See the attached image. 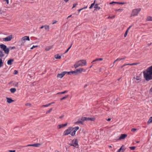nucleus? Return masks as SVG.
<instances>
[{
  "label": "nucleus",
  "mask_w": 152,
  "mask_h": 152,
  "mask_svg": "<svg viewBox=\"0 0 152 152\" xmlns=\"http://www.w3.org/2000/svg\"><path fill=\"white\" fill-rule=\"evenodd\" d=\"M146 72H143L144 77L146 81H148L152 79V66L148 68Z\"/></svg>",
  "instance_id": "nucleus-1"
},
{
  "label": "nucleus",
  "mask_w": 152,
  "mask_h": 152,
  "mask_svg": "<svg viewBox=\"0 0 152 152\" xmlns=\"http://www.w3.org/2000/svg\"><path fill=\"white\" fill-rule=\"evenodd\" d=\"M86 60H81L76 62L74 65L75 68L76 69L80 66H82L86 65Z\"/></svg>",
  "instance_id": "nucleus-2"
},
{
  "label": "nucleus",
  "mask_w": 152,
  "mask_h": 152,
  "mask_svg": "<svg viewBox=\"0 0 152 152\" xmlns=\"http://www.w3.org/2000/svg\"><path fill=\"white\" fill-rule=\"evenodd\" d=\"M141 10V9L140 8L133 9L132 11L131 17L137 15Z\"/></svg>",
  "instance_id": "nucleus-3"
},
{
  "label": "nucleus",
  "mask_w": 152,
  "mask_h": 152,
  "mask_svg": "<svg viewBox=\"0 0 152 152\" xmlns=\"http://www.w3.org/2000/svg\"><path fill=\"white\" fill-rule=\"evenodd\" d=\"M0 48L2 49L4 52L6 54H8L9 53V49L8 48H7L6 45L2 44L0 45Z\"/></svg>",
  "instance_id": "nucleus-4"
},
{
  "label": "nucleus",
  "mask_w": 152,
  "mask_h": 152,
  "mask_svg": "<svg viewBox=\"0 0 152 152\" xmlns=\"http://www.w3.org/2000/svg\"><path fill=\"white\" fill-rule=\"evenodd\" d=\"M72 127H70L66 130L63 133V136H66L71 133V130L73 129Z\"/></svg>",
  "instance_id": "nucleus-5"
},
{
  "label": "nucleus",
  "mask_w": 152,
  "mask_h": 152,
  "mask_svg": "<svg viewBox=\"0 0 152 152\" xmlns=\"http://www.w3.org/2000/svg\"><path fill=\"white\" fill-rule=\"evenodd\" d=\"M73 129L71 130V135L72 136H74L75 135L76 132L79 129V127L78 126H76L75 127H73Z\"/></svg>",
  "instance_id": "nucleus-6"
},
{
  "label": "nucleus",
  "mask_w": 152,
  "mask_h": 152,
  "mask_svg": "<svg viewBox=\"0 0 152 152\" xmlns=\"http://www.w3.org/2000/svg\"><path fill=\"white\" fill-rule=\"evenodd\" d=\"M69 145L72 146H73L75 147H76V146H78V142L77 140L76 139L74 140H73L72 141V143H71Z\"/></svg>",
  "instance_id": "nucleus-7"
},
{
  "label": "nucleus",
  "mask_w": 152,
  "mask_h": 152,
  "mask_svg": "<svg viewBox=\"0 0 152 152\" xmlns=\"http://www.w3.org/2000/svg\"><path fill=\"white\" fill-rule=\"evenodd\" d=\"M12 38V35H10L6 38L3 39L4 41L8 42L10 41Z\"/></svg>",
  "instance_id": "nucleus-8"
},
{
  "label": "nucleus",
  "mask_w": 152,
  "mask_h": 152,
  "mask_svg": "<svg viewBox=\"0 0 152 152\" xmlns=\"http://www.w3.org/2000/svg\"><path fill=\"white\" fill-rule=\"evenodd\" d=\"M25 40H30L28 36H25L22 38L21 41L22 43L21 44V45H23V43H24V41Z\"/></svg>",
  "instance_id": "nucleus-9"
},
{
  "label": "nucleus",
  "mask_w": 152,
  "mask_h": 152,
  "mask_svg": "<svg viewBox=\"0 0 152 152\" xmlns=\"http://www.w3.org/2000/svg\"><path fill=\"white\" fill-rule=\"evenodd\" d=\"M66 73V71L62 72L60 74H58L57 75V77L61 78Z\"/></svg>",
  "instance_id": "nucleus-10"
},
{
  "label": "nucleus",
  "mask_w": 152,
  "mask_h": 152,
  "mask_svg": "<svg viewBox=\"0 0 152 152\" xmlns=\"http://www.w3.org/2000/svg\"><path fill=\"white\" fill-rule=\"evenodd\" d=\"M127 136V134H121V136L119 138L116 140H120L122 139H124Z\"/></svg>",
  "instance_id": "nucleus-11"
},
{
  "label": "nucleus",
  "mask_w": 152,
  "mask_h": 152,
  "mask_svg": "<svg viewBox=\"0 0 152 152\" xmlns=\"http://www.w3.org/2000/svg\"><path fill=\"white\" fill-rule=\"evenodd\" d=\"M126 149V148L125 147V146L124 145H123L119 149L117 152H120L121 151L122 152H124Z\"/></svg>",
  "instance_id": "nucleus-12"
},
{
  "label": "nucleus",
  "mask_w": 152,
  "mask_h": 152,
  "mask_svg": "<svg viewBox=\"0 0 152 152\" xmlns=\"http://www.w3.org/2000/svg\"><path fill=\"white\" fill-rule=\"evenodd\" d=\"M132 80L134 82L136 83V81H140L141 78L139 76H136V77H134Z\"/></svg>",
  "instance_id": "nucleus-13"
},
{
  "label": "nucleus",
  "mask_w": 152,
  "mask_h": 152,
  "mask_svg": "<svg viewBox=\"0 0 152 152\" xmlns=\"http://www.w3.org/2000/svg\"><path fill=\"white\" fill-rule=\"evenodd\" d=\"M41 144L39 143H36L33 144H29L27 145V146H31L34 147H38Z\"/></svg>",
  "instance_id": "nucleus-14"
},
{
  "label": "nucleus",
  "mask_w": 152,
  "mask_h": 152,
  "mask_svg": "<svg viewBox=\"0 0 152 152\" xmlns=\"http://www.w3.org/2000/svg\"><path fill=\"white\" fill-rule=\"evenodd\" d=\"M77 74L78 72L79 73H81L83 71V69L82 68H80L79 69H76Z\"/></svg>",
  "instance_id": "nucleus-15"
},
{
  "label": "nucleus",
  "mask_w": 152,
  "mask_h": 152,
  "mask_svg": "<svg viewBox=\"0 0 152 152\" xmlns=\"http://www.w3.org/2000/svg\"><path fill=\"white\" fill-rule=\"evenodd\" d=\"M7 102L9 103H11L14 102V101L11 98H7Z\"/></svg>",
  "instance_id": "nucleus-16"
},
{
  "label": "nucleus",
  "mask_w": 152,
  "mask_h": 152,
  "mask_svg": "<svg viewBox=\"0 0 152 152\" xmlns=\"http://www.w3.org/2000/svg\"><path fill=\"white\" fill-rule=\"evenodd\" d=\"M14 61V60L13 59H10L7 61V64L9 65H11L12 64V63Z\"/></svg>",
  "instance_id": "nucleus-17"
},
{
  "label": "nucleus",
  "mask_w": 152,
  "mask_h": 152,
  "mask_svg": "<svg viewBox=\"0 0 152 152\" xmlns=\"http://www.w3.org/2000/svg\"><path fill=\"white\" fill-rule=\"evenodd\" d=\"M99 4H96L95 5V6H94V8H96V9H97L98 10H99V9H101L102 8V6L101 7H100L98 6V5H99Z\"/></svg>",
  "instance_id": "nucleus-18"
},
{
  "label": "nucleus",
  "mask_w": 152,
  "mask_h": 152,
  "mask_svg": "<svg viewBox=\"0 0 152 152\" xmlns=\"http://www.w3.org/2000/svg\"><path fill=\"white\" fill-rule=\"evenodd\" d=\"M95 120V118H87V121H94Z\"/></svg>",
  "instance_id": "nucleus-19"
},
{
  "label": "nucleus",
  "mask_w": 152,
  "mask_h": 152,
  "mask_svg": "<svg viewBox=\"0 0 152 152\" xmlns=\"http://www.w3.org/2000/svg\"><path fill=\"white\" fill-rule=\"evenodd\" d=\"M152 123V116L151 117L147 122V124H148Z\"/></svg>",
  "instance_id": "nucleus-20"
},
{
  "label": "nucleus",
  "mask_w": 152,
  "mask_h": 152,
  "mask_svg": "<svg viewBox=\"0 0 152 152\" xmlns=\"http://www.w3.org/2000/svg\"><path fill=\"white\" fill-rule=\"evenodd\" d=\"M55 58L57 59H60L61 57L58 54H57L55 56Z\"/></svg>",
  "instance_id": "nucleus-21"
},
{
  "label": "nucleus",
  "mask_w": 152,
  "mask_h": 152,
  "mask_svg": "<svg viewBox=\"0 0 152 152\" xmlns=\"http://www.w3.org/2000/svg\"><path fill=\"white\" fill-rule=\"evenodd\" d=\"M75 124H83V122L81 121H77L75 123Z\"/></svg>",
  "instance_id": "nucleus-22"
},
{
  "label": "nucleus",
  "mask_w": 152,
  "mask_h": 152,
  "mask_svg": "<svg viewBox=\"0 0 152 152\" xmlns=\"http://www.w3.org/2000/svg\"><path fill=\"white\" fill-rule=\"evenodd\" d=\"M10 90L11 92L12 93H14L16 91V89L14 88H11Z\"/></svg>",
  "instance_id": "nucleus-23"
},
{
  "label": "nucleus",
  "mask_w": 152,
  "mask_h": 152,
  "mask_svg": "<svg viewBox=\"0 0 152 152\" xmlns=\"http://www.w3.org/2000/svg\"><path fill=\"white\" fill-rule=\"evenodd\" d=\"M4 54L2 51L0 50V58L4 57Z\"/></svg>",
  "instance_id": "nucleus-24"
},
{
  "label": "nucleus",
  "mask_w": 152,
  "mask_h": 152,
  "mask_svg": "<svg viewBox=\"0 0 152 152\" xmlns=\"http://www.w3.org/2000/svg\"><path fill=\"white\" fill-rule=\"evenodd\" d=\"M67 92H68V91H64L63 92H58V93H57V94H64L65 93H67Z\"/></svg>",
  "instance_id": "nucleus-25"
},
{
  "label": "nucleus",
  "mask_w": 152,
  "mask_h": 152,
  "mask_svg": "<svg viewBox=\"0 0 152 152\" xmlns=\"http://www.w3.org/2000/svg\"><path fill=\"white\" fill-rule=\"evenodd\" d=\"M63 126V124H59L58 126V129H60L61 128L64 127Z\"/></svg>",
  "instance_id": "nucleus-26"
},
{
  "label": "nucleus",
  "mask_w": 152,
  "mask_h": 152,
  "mask_svg": "<svg viewBox=\"0 0 152 152\" xmlns=\"http://www.w3.org/2000/svg\"><path fill=\"white\" fill-rule=\"evenodd\" d=\"M147 20L148 21H152V17L151 16H148L147 18Z\"/></svg>",
  "instance_id": "nucleus-27"
},
{
  "label": "nucleus",
  "mask_w": 152,
  "mask_h": 152,
  "mask_svg": "<svg viewBox=\"0 0 152 152\" xmlns=\"http://www.w3.org/2000/svg\"><path fill=\"white\" fill-rule=\"evenodd\" d=\"M82 121H87V117H82L81 118Z\"/></svg>",
  "instance_id": "nucleus-28"
},
{
  "label": "nucleus",
  "mask_w": 152,
  "mask_h": 152,
  "mask_svg": "<svg viewBox=\"0 0 152 152\" xmlns=\"http://www.w3.org/2000/svg\"><path fill=\"white\" fill-rule=\"evenodd\" d=\"M126 57H124V58H118L117 59L115 60V61H121L122 60H124L125 59Z\"/></svg>",
  "instance_id": "nucleus-29"
},
{
  "label": "nucleus",
  "mask_w": 152,
  "mask_h": 152,
  "mask_svg": "<svg viewBox=\"0 0 152 152\" xmlns=\"http://www.w3.org/2000/svg\"><path fill=\"white\" fill-rule=\"evenodd\" d=\"M44 28H45V30H47V29L48 28V26H47L46 25L42 26L40 28L41 29H42Z\"/></svg>",
  "instance_id": "nucleus-30"
},
{
  "label": "nucleus",
  "mask_w": 152,
  "mask_h": 152,
  "mask_svg": "<svg viewBox=\"0 0 152 152\" xmlns=\"http://www.w3.org/2000/svg\"><path fill=\"white\" fill-rule=\"evenodd\" d=\"M3 63L2 59L0 58V67L3 66Z\"/></svg>",
  "instance_id": "nucleus-31"
},
{
  "label": "nucleus",
  "mask_w": 152,
  "mask_h": 152,
  "mask_svg": "<svg viewBox=\"0 0 152 152\" xmlns=\"http://www.w3.org/2000/svg\"><path fill=\"white\" fill-rule=\"evenodd\" d=\"M140 63H132V64H127L129 65H137V64H139Z\"/></svg>",
  "instance_id": "nucleus-32"
},
{
  "label": "nucleus",
  "mask_w": 152,
  "mask_h": 152,
  "mask_svg": "<svg viewBox=\"0 0 152 152\" xmlns=\"http://www.w3.org/2000/svg\"><path fill=\"white\" fill-rule=\"evenodd\" d=\"M68 96H69L68 95H66L65 96L63 97V98L60 99V100H62L64 99H66V98H67L68 97Z\"/></svg>",
  "instance_id": "nucleus-33"
},
{
  "label": "nucleus",
  "mask_w": 152,
  "mask_h": 152,
  "mask_svg": "<svg viewBox=\"0 0 152 152\" xmlns=\"http://www.w3.org/2000/svg\"><path fill=\"white\" fill-rule=\"evenodd\" d=\"M129 148L131 150H134L136 148V147H135V146L130 147Z\"/></svg>",
  "instance_id": "nucleus-34"
},
{
  "label": "nucleus",
  "mask_w": 152,
  "mask_h": 152,
  "mask_svg": "<svg viewBox=\"0 0 152 152\" xmlns=\"http://www.w3.org/2000/svg\"><path fill=\"white\" fill-rule=\"evenodd\" d=\"M71 72L72 74H75V75H76L77 74L76 70L74 71H71Z\"/></svg>",
  "instance_id": "nucleus-35"
},
{
  "label": "nucleus",
  "mask_w": 152,
  "mask_h": 152,
  "mask_svg": "<svg viewBox=\"0 0 152 152\" xmlns=\"http://www.w3.org/2000/svg\"><path fill=\"white\" fill-rule=\"evenodd\" d=\"M94 3H93L90 6V7H89V8L90 9H91L92 8V7H93L94 6Z\"/></svg>",
  "instance_id": "nucleus-36"
},
{
  "label": "nucleus",
  "mask_w": 152,
  "mask_h": 152,
  "mask_svg": "<svg viewBox=\"0 0 152 152\" xmlns=\"http://www.w3.org/2000/svg\"><path fill=\"white\" fill-rule=\"evenodd\" d=\"M137 130V129L135 128H132L131 129V131L134 132Z\"/></svg>",
  "instance_id": "nucleus-37"
},
{
  "label": "nucleus",
  "mask_w": 152,
  "mask_h": 152,
  "mask_svg": "<svg viewBox=\"0 0 152 152\" xmlns=\"http://www.w3.org/2000/svg\"><path fill=\"white\" fill-rule=\"evenodd\" d=\"M128 30H126L124 34V37H126V36L127 33H128Z\"/></svg>",
  "instance_id": "nucleus-38"
},
{
  "label": "nucleus",
  "mask_w": 152,
  "mask_h": 152,
  "mask_svg": "<svg viewBox=\"0 0 152 152\" xmlns=\"http://www.w3.org/2000/svg\"><path fill=\"white\" fill-rule=\"evenodd\" d=\"M38 46L37 45H33L31 48V49H32L33 48L38 47Z\"/></svg>",
  "instance_id": "nucleus-39"
},
{
  "label": "nucleus",
  "mask_w": 152,
  "mask_h": 152,
  "mask_svg": "<svg viewBox=\"0 0 152 152\" xmlns=\"http://www.w3.org/2000/svg\"><path fill=\"white\" fill-rule=\"evenodd\" d=\"M96 60L97 61H102L103 60V59L102 58H96Z\"/></svg>",
  "instance_id": "nucleus-40"
},
{
  "label": "nucleus",
  "mask_w": 152,
  "mask_h": 152,
  "mask_svg": "<svg viewBox=\"0 0 152 152\" xmlns=\"http://www.w3.org/2000/svg\"><path fill=\"white\" fill-rule=\"evenodd\" d=\"M126 3L125 2H117V4H125Z\"/></svg>",
  "instance_id": "nucleus-41"
},
{
  "label": "nucleus",
  "mask_w": 152,
  "mask_h": 152,
  "mask_svg": "<svg viewBox=\"0 0 152 152\" xmlns=\"http://www.w3.org/2000/svg\"><path fill=\"white\" fill-rule=\"evenodd\" d=\"M117 2H116L113 1L112 2L110 3V4H117Z\"/></svg>",
  "instance_id": "nucleus-42"
},
{
  "label": "nucleus",
  "mask_w": 152,
  "mask_h": 152,
  "mask_svg": "<svg viewBox=\"0 0 152 152\" xmlns=\"http://www.w3.org/2000/svg\"><path fill=\"white\" fill-rule=\"evenodd\" d=\"M87 7V6L86 7H84V8H82L80 10H78V11L79 12H80V11H81V10H82L83 9H86V8Z\"/></svg>",
  "instance_id": "nucleus-43"
},
{
  "label": "nucleus",
  "mask_w": 152,
  "mask_h": 152,
  "mask_svg": "<svg viewBox=\"0 0 152 152\" xmlns=\"http://www.w3.org/2000/svg\"><path fill=\"white\" fill-rule=\"evenodd\" d=\"M77 4V3H76L75 4H73V6L72 8H73L75 7V6Z\"/></svg>",
  "instance_id": "nucleus-44"
},
{
  "label": "nucleus",
  "mask_w": 152,
  "mask_h": 152,
  "mask_svg": "<svg viewBox=\"0 0 152 152\" xmlns=\"http://www.w3.org/2000/svg\"><path fill=\"white\" fill-rule=\"evenodd\" d=\"M70 47H69V48L65 52V53H67L68 51L70 49Z\"/></svg>",
  "instance_id": "nucleus-45"
},
{
  "label": "nucleus",
  "mask_w": 152,
  "mask_h": 152,
  "mask_svg": "<svg viewBox=\"0 0 152 152\" xmlns=\"http://www.w3.org/2000/svg\"><path fill=\"white\" fill-rule=\"evenodd\" d=\"M122 9H118V10H115V11H122Z\"/></svg>",
  "instance_id": "nucleus-46"
},
{
  "label": "nucleus",
  "mask_w": 152,
  "mask_h": 152,
  "mask_svg": "<svg viewBox=\"0 0 152 152\" xmlns=\"http://www.w3.org/2000/svg\"><path fill=\"white\" fill-rule=\"evenodd\" d=\"M115 17V16H113V17H110V16H109L108 17V18H114Z\"/></svg>",
  "instance_id": "nucleus-47"
},
{
  "label": "nucleus",
  "mask_w": 152,
  "mask_h": 152,
  "mask_svg": "<svg viewBox=\"0 0 152 152\" xmlns=\"http://www.w3.org/2000/svg\"><path fill=\"white\" fill-rule=\"evenodd\" d=\"M128 65V64H124V65H123V66H121V68H123L124 66H126V65Z\"/></svg>",
  "instance_id": "nucleus-48"
},
{
  "label": "nucleus",
  "mask_w": 152,
  "mask_h": 152,
  "mask_svg": "<svg viewBox=\"0 0 152 152\" xmlns=\"http://www.w3.org/2000/svg\"><path fill=\"white\" fill-rule=\"evenodd\" d=\"M53 110V108H51L49 110H48V113H50Z\"/></svg>",
  "instance_id": "nucleus-49"
},
{
  "label": "nucleus",
  "mask_w": 152,
  "mask_h": 152,
  "mask_svg": "<svg viewBox=\"0 0 152 152\" xmlns=\"http://www.w3.org/2000/svg\"><path fill=\"white\" fill-rule=\"evenodd\" d=\"M53 47V46L52 45L51 46L48 47V50L51 49Z\"/></svg>",
  "instance_id": "nucleus-50"
},
{
  "label": "nucleus",
  "mask_w": 152,
  "mask_h": 152,
  "mask_svg": "<svg viewBox=\"0 0 152 152\" xmlns=\"http://www.w3.org/2000/svg\"><path fill=\"white\" fill-rule=\"evenodd\" d=\"M18 73V71L17 70H15L14 71V74L15 75L17 74Z\"/></svg>",
  "instance_id": "nucleus-51"
},
{
  "label": "nucleus",
  "mask_w": 152,
  "mask_h": 152,
  "mask_svg": "<svg viewBox=\"0 0 152 152\" xmlns=\"http://www.w3.org/2000/svg\"><path fill=\"white\" fill-rule=\"evenodd\" d=\"M18 83L16 82L15 84V86L16 87L18 86Z\"/></svg>",
  "instance_id": "nucleus-52"
},
{
  "label": "nucleus",
  "mask_w": 152,
  "mask_h": 152,
  "mask_svg": "<svg viewBox=\"0 0 152 152\" xmlns=\"http://www.w3.org/2000/svg\"><path fill=\"white\" fill-rule=\"evenodd\" d=\"M25 105L26 106H30L31 105V104L29 103L26 104Z\"/></svg>",
  "instance_id": "nucleus-53"
},
{
  "label": "nucleus",
  "mask_w": 152,
  "mask_h": 152,
  "mask_svg": "<svg viewBox=\"0 0 152 152\" xmlns=\"http://www.w3.org/2000/svg\"><path fill=\"white\" fill-rule=\"evenodd\" d=\"M66 73H68V75H71L72 74L71 72V71L69 72L66 71Z\"/></svg>",
  "instance_id": "nucleus-54"
},
{
  "label": "nucleus",
  "mask_w": 152,
  "mask_h": 152,
  "mask_svg": "<svg viewBox=\"0 0 152 152\" xmlns=\"http://www.w3.org/2000/svg\"><path fill=\"white\" fill-rule=\"evenodd\" d=\"M15 47H11L10 48L11 49H15Z\"/></svg>",
  "instance_id": "nucleus-55"
},
{
  "label": "nucleus",
  "mask_w": 152,
  "mask_h": 152,
  "mask_svg": "<svg viewBox=\"0 0 152 152\" xmlns=\"http://www.w3.org/2000/svg\"><path fill=\"white\" fill-rule=\"evenodd\" d=\"M54 103H55L54 102H52L51 103L48 104V106H49L51 104H53Z\"/></svg>",
  "instance_id": "nucleus-56"
},
{
  "label": "nucleus",
  "mask_w": 152,
  "mask_h": 152,
  "mask_svg": "<svg viewBox=\"0 0 152 152\" xmlns=\"http://www.w3.org/2000/svg\"><path fill=\"white\" fill-rule=\"evenodd\" d=\"M63 126H63L64 127H65V126H66L67 125V123H66V124H63Z\"/></svg>",
  "instance_id": "nucleus-57"
},
{
  "label": "nucleus",
  "mask_w": 152,
  "mask_h": 152,
  "mask_svg": "<svg viewBox=\"0 0 152 152\" xmlns=\"http://www.w3.org/2000/svg\"><path fill=\"white\" fill-rule=\"evenodd\" d=\"M9 151L10 152H15V150H13V151L10 150V151Z\"/></svg>",
  "instance_id": "nucleus-58"
},
{
  "label": "nucleus",
  "mask_w": 152,
  "mask_h": 152,
  "mask_svg": "<svg viewBox=\"0 0 152 152\" xmlns=\"http://www.w3.org/2000/svg\"><path fill=\"white\" fill-rule=\"evenodd\" d=\"M64 115H62V116H60L59 117V118H60V119H61L62 118H63L64 117Z\"/></svg>",
  "instance_id": "nucleus-59"
},
{
  "label": "nucleus",
  "mask_w": 152,
  "mask_h": 152,
  "mask_svg": "<svg viewBox=\"0 0 152 152\" xmlns=\"http://www.w3.org/2000/svg\"><path fill=\"white\" fill-rule=\"evenodd\" d=\"M111 120V118H108L107 120V121H110Z\"/></svg>",
  "instance_id": "nucleus-60"
},
{
  "label": "nucleus",
  "mask_w": 152,
  "mask_h": 152,
  "mask_svg": "<svg viewBox=\"0 0 152 152\" xmlns=\"http://www.w3.org/2000/svg\"><path fill=\"white\" fill-rule=\"evenodd\" d=\"M42 107H48V104H46L45 105H43L42 106Z\"/></svg>",
  "instance_id": "nucleus-61"
},
{
  "label": "nucleus",
  "mask_w": 152,
  "mask_h": 152,
  "mask_svg": "<svg viewBox=\"0 0 152 152\" xmlns=\"http://www.w3.org/2000/svg\"><path fill=\"white\" fill-rule=\"evenodd\" d=\"M57 22V21H55V22H53V23H52V24H54L55 23H56V22Z\"/></svg>",
  "instance_id": "nucleus-62"
},
{
  "label": "nucleus",
  "mask_w": 152,
  "mask_h": 152,
  "mask_svg": "<svg viewBox=\"0 0 152 152\" xmlns=\"http://www.w3.org/2000/svg\"><path fill=\"white\" fill-rule=\"evenodd\" d=\"M132 27V26H130L128 28L127 30H128H128H129L130 28L131 27Z\"/></svg>",
  "instance_id": "nucleus-63"
},
{
  "label": "nucleus",
  "mask_w": 152,
  "mask_h": 152,
  "mask_svg": "<svg viewBox=\"0 0 152 152\" xmlns=\"http://www.w3.org/2000/svg\"><path fill=\"white\" fill-rule=\"evenodd\" d=\"M150 91L151 92H152V87L150 89Z\"/></svg>",
  "instance_id": "nucleus-64"
}]
</instances>
